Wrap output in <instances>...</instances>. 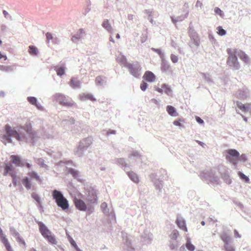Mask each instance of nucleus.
<instances>
[{
	"label": "nucleus",
	"mask_w": 251,
	"mask_h": 251,
	"mask_svg": "<svg viewBox=\"0 0 251 251\" xmlns=\"http://www.w3.org/2000/svg\"><path fill=\"white\" fill-rule=\"evenodd\" d=\"M201 225H203V226H204V225H205V223H204V221H202V222H201Z\"/></svg>",
	"instance_id": "0e129e2a"
},
{
	"label": "nucleus",
	"mask_w": 251,
	"mask_h": 251,
	"mask_svg": "<svg viewBox=\"0 0 251 251\" xmlns=\"http://www.w3.org/2000/svg\"><path fill=\"white\" fill-rule=\"evenodd\" d=\"M22 182L26 189L29 190L31 189L32 184L29 179L27 177H25L23 178L22 179Z\"/></svg>",
	"instance_id": "dca6fc26"
},
{
	"label": "nucleus",
	"mask_w": 251,
	"mask_h": 251,
	"mask_svg": "<svg viewBox=\"0 0 251 251\" xmlns=\"http://www.w3.org/2000/svg\"><path fill=\"white\" fill-rule=\"evenodd\" d=\"M32 198L34 199L40 205H41V201L40 200V198L38 194L35 193H33L31 194Z\"/></svg>",
	"instance_id": "72a5a7b5"
},
{
	"label": "nucleus",
	"mask_w": 251,
	"mask_h": 251,
	"mask_svg": "<svg viewBox=\"0 0 251 251\" xmlns=\"http://www.w3.org/2000/svg\"><path fill=\"white\" fill-rule=\"evenodd\" d=\"M171 59L173 63H176L178 61V57L176 55L172 54L171 55Z\"/></svg>",
	"instance_id": "79ce46f5"
},
{
	"label": "nucleus",
	"mask_w": 251,
	"mask_h": 251,
	"mask_svg": "<svg viewBox=\"0 0 251 251\" xmlns=\"http://www.w3.org/2000/svg\"><path fill=\"white\" fill-rule=\"evenodd\" d=\"M155 90L158 92L159 93H162L163 92V89L162 87L161 88L158 87H155Z\"/></svg>",
	"instance_id": "864d4df0"
},
{
	"label": "nucleus",
	"mask_w": 251,
	"mask_h": 251,
	"mask_svg": "<svg viewBox=\"0 0 251 251\" xmlns=\"http://www.w3.org/2000/svg\"><path fill=\"white\" fill-rule=\"evenodd\" d=\"M116 38L117 39H119L120 38V35L119 34H117L116 35Z\"/></svg>",
	"instance_id": "052dcab7"
},
{
	"label": "nucleus",
	"mask_w": 251,
	"mask_h": 251,
	"mask_svg": "<svg viewBox=\"0 0 251 251\" xmlns=\"http://www.w3.org/2000/svg\"><path fill=\"white\" fill-rule=\"evenodd\" d=\"M222 240L224 242L225 244H228L230 241L229 236L226 233H223L221 235Z\"/></svg>",
	"instance_id": "bb28decb"
},
{
	"label": "nucleus",
	"mask_w": 251,
	"mask_h": 251,
	"mask_svg": "<svg viewBox=\"0 0 251 251\" xmlns=\"http://www.w3.org/2000/svg\"><path fill=\"white\" fill-rule=\"evenodd\" d=\"M29 251H37L35 249L31 248Z\"/></svg>",
	"instance_id": "e2e57ef3"
},
{
	"label": "nucleus",
	"mask_w": 251,
	"mask_h": 251,
	"mask_svg": "<svg viewBox=\"0 0 251 251\" xmlns=\"http://www.w3.org/2000/svg\"><path fill=\"white\" fill-rule=\"evenodd\" d=\"M214 11L217 14L222 16L223 15L222 11L218 7L215 8Z\"/></svg>",
	"instance_id": "c03bdc74"
},
{
	"label": "nucleus",
	"mask_w": 251,
	"mask_h": 251,
	"mask_svg": "<svg viewBox=\"0 0 251 251\" xmlns=\"http://www.w3.org/2000/svg\"><path fill=\"white\" fill-rule=\"evenodd\" d=\"M110 41L112 42H113V43L114 42V39L112 37H110Z\"/></svg>",
	"instance_id": "680f3d73"
},
{
	"label": "nucleus",
	"mask_w": 251,
	"mask_h": 251,
	"mask_svg": "<svg viewBox=\"0 0 251 251\" xmlns=\"http://www.w3.org/2000/svg\"><path fill=\"white\" fill-rule=\"evenodd\" d=\"M202 6V2L201 1H199V0H198L196 2V7H201V6Z\"/></svg>",
	"instance_id": "3c124183"
},
{
	"label": "nucleus",
	"mask_w": 251,
	"mask_h": 251,
	"mask_svg": "<svg viewBox=\"0 0 251 251\" xmlns=\"http://www.w3.org/2000/svg\"><path fill=\"white\" fill-rule=\"evenodd\" d=\"M57 75H62L64 74L65 70L64 68L60 67L56 70Z\"/></svg>",
	"instance_id": "4c0bfd02"
},
{
	"label": "nucleus",
	"mask_w": 251,
	"mask_h": 251,
	"mask_svg": "<svg viewBox=\"0 0 251 251\" xmlns=\"http://www.w3.org/2000/svg\"><path fill=\"white\" fill-rule=\"evenodd\" d=\"M23 129L29 135V137L31 138V142L33 143L37 137L36 133L32 130V126L30 123H27L23 126Z\"/></svg>",
	"instance_id": "0eeeda50"
},
{
	"label": "nucleus",
	"mask_w": 251,
	"mask_h": 251,
	"mask_svg": "<svg viewBox=\"0 0 251 251\" xmlns=\"http://www.w3.org/2000/svg\"><path fill=\"white\" fill-rule=\"evenodd\" d=\"M237 54L240 58V59H241L244 62L246 63H249L250 62V59L248 55L242 50H237Z\"/></svg>",
	"instance_id": "9b49d317"
},
{
	"label": "nucleus",
	"mask_w": 251,
	"mask_h": 251,
	"mask_svg": "<svg viewBox=\"0 0 251 251\" xmlns=\"http://www.w3.org/2000/svg\"><path fill=\"white\" fill-rule=\"evenodd\" d=\"M3 13L4 15V16L6 17L7 16V15H8V12L7 11H6L5 10H3Z\"/></svg>",
	"instance_id": "4d7b16f0"
},
{
	"label": "nucleus",
	"mask_w": 251,
	"mask_h": 251,
	"mask_svg": "<svg viewBox=\"0 0 251 251\" xmlns=\"http://www.w3.org/2000/svg\"><path fill=\"white\" fill-rule=\"evenodd\" d=\"M130 72V73L135 77H138L139 76V71L141 68L139 66L135 67L132 64L127 63L126 65Z\"/></svg>",
	"instance_id": "6e6552de"
},
{
	"label": "nucleus",
	"mask_w": 251,
	"mask_h": 251,
	"mask_svg": "<svg viewBox=\"0 0 251 251\" xmlns=\"http://www.w3.org/2000/svg\"><path fill=\"white\" fill-rule=\"evenodd\" d=\"M55 98L56 101L60 104L65 106L71 107L75 104V103L71 99L66 97L61 94H56Z\"/></svg>",
	"instance_id": "39448f33"
},
{
	"label": "nucleus",
	"mask_w": 251,
	"mask_h": 251,
	"mask_svg": "<svg viewBox=\"0 0 251 251\" xmlns=\"http://www.w3.org/2000/svg\"><path fill=\"white\" fill-rule=\"evenodd\" d=\"M167 112L172 116L176 117L178 115L175 108L171 105H168L166 107Z\"/></svg>",
	"instance_id": "2eb2a0df"
},
{
	"label": "nucleus",
	"mask_w": 251,
	"mask_h": 251,
	"mask_svg": "<svg viewBox=\"0 0 251 251\" xmlns=\"http://www.w3.org/2000/svg\"><path fill=\"white\" fill-rule=\"evenodd\" d=\"M0 236L1 241H2V236L5 237V236L3 234V232L1 229L0 230Z\"/></svg>",
	"instance_id": "6e6d98bb"
},
{
	"label": "nucleus",
	"mask_w": 251,
	"mask_h": 251,
	"mask_svg": "<svg viewBox=\"0 0 251 251\" xmlns=\"http://www.w3.org/2000/svg\"><path fill=\"white\" fill-rule=\"evenodd\" d=\"M128 176L135 183H138L139 181L138 176L133 172H130L128 173Z\"/></svg>",
	"instance_id": "412c9836"
},
{
	"label": "nucleus",
	"mask_w": 251,
	"mask_h": 251,
	"mask_svg": "<svg viewBox=\"0 0 251 251\" xmlns=\"http://www.w3.org/2000/svg\"><path fill=\"white\" fill-rule=\"evenodd\" d=\"M198 142V143L201 145V146H202V143L200 141H197Z\"/></svg>",
	"instance_id": "69168bd1"
},
{
	"label": "nucleus",
	"mask_w": 251,
	"mask_h": 251,
	"mask_svg": "<svg viewBox=\"0 0 251 251\" xmlns=\"http://www.w3.org/2000/svg\"><path fill=\"white\" fill-rule=\"evenodd\" d=\"M70 243L71 244V245L77 250V251H78L79 250V249L76 245V244L75 243V241L72 239L70 241Z\"/></svg>",
	"instance_id": "a18cd8bd"
},
{
	"label": "nucleus",
	"mask_w": 251,
	"mask_h": 251,
	"mask_svg": "<svg viewBox=\"0 0 251 251\" xmlns=\"http://www.w3.org/2000/svg\"><path fill=\"white\" fill-rule=\"evenodd\" d=\"M188 13H187L185 17H187L188 16Z\"/></svg>",
	"instance_id": "774afa93"
},
{
	"label": "nucleus",
	"mask_w": 251,
	"mask_h": 251,
	"mask_svg": "<svg viewBox=\"0 0 251 251\" xmlns=\"http://www.w3.org/2000/svg\"><path fill=\"white\" fill-rule=\"evenodd\" d=\"M225 249L226 251H235L233 247L228 243L225 245Z\"/></svg>",
	"instance_id": "58836bf2"
},
{
	"label": "nucleus",
	"mask_w": 251,
	"mask_h": 251,
	"mask_svg": "<svg viewBox=\"0 0 251 251\" xmlns=\"http://www.w3.org/2000/svg\"><path fill=\"white\" fill-rule=\"evenodd\" d=\"M38 225L39 227V231L42 235L49 243L52 245H56L57 243L56 238L48 227L41 222H39Z\"/></svg>",
	"instance_id": "f257e3e1"
},
{
	"label": "nucleus",
	"mask_w": 251,
	"mask_h": 251,
	"mask_svg": "<svg viewBox=\"0 0 251 251\" xmlns=\"http://www.w3.org/2000/svg\"><path fill=\"white\" fill-rule=\"evenodd\" d=\"M178 232L177 231H175L173 235V238L176 239L178 236Z\"/></svg>",
	"instance_id": "603ef678"
},
{
	"label": "nucleus",
	"mask_w": 251,
	"mask_h": 251,
	"mask_svg": "<svg viewBox=\"0 0 251 251\" xmlns=\"http://www.w3.org/2000/svg\"><path fill=\"white\" fill-rule=\"evenodd\" d=\"M80 99L81 100H84L86 99L90 100L93 101L96 100V99L93 97V95L90 94H83L80 96Z\"/></svg>",
	"instance_id": "aec40b11"
},
{
	"label": "nucleus",
	"mask_w": 251,
	"mask_h": 251,
	"mask_svg": "<svg viewBox=\"0 0 251 251\" xmlns=\"http://www.w3.org/2000/svg\"><path fill=\"white\" fill-rule=\"evenodd\" d=\"M186 247L187 249L190 251H193L195 249V246L191 243L189 239L187 240Z\"/></svg>",
	"instance_id": "cd10ccee"
},
{
	"label": "nucleus",
	"mask_w": 251,
	"mask_h": 251,
	"mask_svg": "<svg viewBox=\"0 0 251 251\" xmlns=\"http://www.w3.org/2000/svg\"><path fill=\"white\" fill-rule=\"evenodd\" d=\"M91 143V140L88 138L84 139L80 142V144L82 145V147H88Z\"/></svg>",
	"instance_id": "393cba45"
},
{
	"label": "nucleus",
	"mask_w": 251,
	"mask_h": 251,
	"mask_svg": "<svg viewBox=\"0 0 251 251\" xmlns=\"http://www.w3.org/2000/svg\"><path fill=\"white\" fill-rule=\"evenodd\" d=\"M11 177H12V182L15 186L17 185V181L16 179V173H11Z\"/></svg>",
	"instance_id": "ea45409f"
},
{
	"label": "nucleus",
	"mask_w": 251,
	"mask_h": 251,
	"mask_svg": "<svg viewBox=\"0 0 251 251\" xmlns=\"http://www.w3.org/2000/svg\"><path fill=\"white\" fill-rule=\"evenodd\" d=\"M52 196L55 200L57 205L63 210H66L69 208V203L67 200L63 196V194L59 191L54 190L52 191Z\"/></svg>",
	"instance_id": "7ed1b4c3"
},
{
	"label": "nucleus",
	"mask_w": 251,
	"mask_h": 251,
	"mask_svg": "<svg viewBox=\"0 0 251 251\" xmlns=\"http://www.w3.org/2000/svg\"><path fill=\"white\" fill-rule=\"evenodd\" d=\"M70 85L73 88L75 89L80 86V83L75 78H72L70 81Z\"/></svg>",
	"instance_id": "4be33fe9"
},
{
	"label": "nucleus",
	"mask_w": 251,
	"mask_h": 251,
	"mask_svg": "<svg viewBox=\"0 0 251 251\" xmlns=\"http://www.w3.org/2000/svg\"><path fill=\"white\" fill-rule=\"evenodd\" d=\"M236 105L240 110L244 112L248 111L249 109L251 107V103H247L246 104H244L238 101L236 102Z\"/></svg>",
	"instance_id": "f8f14e48"
},
{
	"label": "nucleus",
	"mask_w": 251,
	"mask_h": 251,
	"mask_svg": "<svg viewBox=\"0 0 251 251\" xmlns=\"http://www.w3.org/2000/svg\"><path fill=\"white\" fill-rule=\"evenodd\" d=\"M28 175L30 177V178H34L36 180H37L39 182H40V183H41L42 180L41 179L40 176L35 172H34V171L30 172L28 173Z\"/></svg>",
	"instance_id": "5701e85b"
},
{
	"label": "nucleus",
	"mask_w": 251,
	"mask_h": 251,
	"mask_svg": "<svg viewBox=\"0 0 251 251\" xmlns=\"http://www.w3.org/2000/svg\"><path fill=\"white\" fill-rule=\"evenodd\" d=\"M74 203L76 208L81 211H86L87 205L83 201L75 198L74 200Z\"/></svg>",
	"instance_id": "1a4fd4ad"
},
{
	"label": "nucleus",
	"mask_w": 251,
	"mask_h": 251,
	"mask_svg": "<svg viewBox=\"0 0 251 251\" xmlns=\"http://www.w3.org/2000/svg\"><path fill=\"white\" fill-rule=\"evenodd\" d=\"M10 158L11 159L12 163L15 164L16 166H22L21 160L19 156L12 155L11 156Z\"/></svg>",
	"instance_id": "6ab92c4d"
},
{
	"label": "nucleus",
	"mask_w": 251,
	"mask_h": 251,
	"mask_svg": "<svg viewBox=\"0 0 251 251\" xmlns=\"http://www.w3.org/2000/svg\"><path fill=\"white\" fill-rule=\"evenodd\" d=\"M118 162L123 165H126V162L123 158H119L118 159Z\"/></svg>",
	"instance_id": "de8ad7c7"
},
{
	"label": "nucleus",
	"mask_w": 251,
	"mask_h": 251,
	"mask_svg": "<svg viewBox=\"0 0 251 251\" xmlns=\"http://www.w3.org/2000/svg\"><path fill=\"white\" fill-rule=\"evenodd\" d=\"M26 166L28 168H30L31 167V165L29 163H27L26 164Z\"/></svg>",
	"instance_id": "bf43d9fd"
},
{
	"label": "nucleus",
	"mask_w": 251,
	"mask_h": 251,
	"mask_svg": "<svg viewBox=\"0 0 251 251\" xmlns=\"http://www.w3.org/2000/svg\"><path fill=\"white\" fill-rule=\"evenodd\" d=\"M84 33V31L83 29H79L78 30V31H77L76 33L73 36L72 38V40L73 41V42H75V41L76 40H79V39L81 38L82 35Z\"/></svg>",
	"instance_id": "4468645a"
},
{
	"label": "nucleus",
	"mask_w": 251,
	"mask_h": 251,
	"mask_svg": "<svg viewBox=\"0 0 251 251\" xmlns=\"http://www.w3.org/2000/svg\"><path fill=\"white\" fill-rule=\"evenodd\" d=\"M143 78L149 82H153L156 79V76L154 74L150 71L145 72Z\"/></svg>",
	"instance_id": "9d476101"
},
{
	"label": "nucleus",
	"mask_w": 251,
	"mask_h": 251,
	"mask_svg": "<svg viewBox=\"0 0 251 251\" xmlns=\"http://www.w3.org/2000/svg\"><path fill=\"white\" fill-rule=\"evenodd\" d=\"M238 175L240 176V178L244 180L246 182H249V178H248V176H247L243 173H242L241 172H239Z\"/></svg>",
	"instance_id": "c9c22d12"
},
{
	"label": "nucleus",
	"mask_w": 251,
	"mask_h": 251,
	"mask_svg": "<svg viewBox=\"0 0 251 251\" xmlns=\"http://www.w3.org/2000/svg\"><path fill=\"white\" fill-rule=\"evenodd\" d=\"M16 173L12 166L10 164H6L5 167L4 175L6 176L9 174L11 176V173Z\"/></svg>",
	"instance_id": "a211bd4d"
},
{
	"label": "nucleus",
	"mask_w": 251,
	"mask_h": 251,
	"mask_svg": "<svg viewBox=\"0 0 251 251\" xmlns=\"http://www.w3.org/2000/svg\"><path fill=\"white\" fill-rule=\"evenodd\" d=\"M12 70V68L10 66H4L0 65V70L4 72H8L11 71Z\"/></svg>",
	"instance_id": "2f4dec72"
},
{
	"label": "nucleus",
	"mask_w": 251,
	"mask_h": 251,
	"mask_svg": "<svg viewBox=\"0 0 251 251\" xmlns=\"http://www.w3.org/2000/svg\"><path fill=\"white\" fill-rule=\"evenodd\" d=\"M226 51L228 54L226 62L227 64L230 67L233 68L234 69H239L240 65L236 57L237 50L235 49H227Z\"/></svg>",
	"instance_id": "20e7f679"
},
{
	"label": "nucleus",
	"mask_w": 251,
	"mask_h": 251,
	"mask_svg": "<svg viewBox=\"0 0 251 251\" xmlns=\"http://www.w3.org/2000/svg\"><path fill=\"white\" fill-rule=\"evenodd\" d=\"M147 86V83L143 80L140 84V88L142 91H144L146 90Z\"/></svg>",
	"instance_id": "a19ab883"
},
{
	"label": "nucleus",
	"mask_w": 251,
	"mask_h": 251,
	"mask_svg": "<svg viewBox=\"0 0 251 251\" xmlns=\"http://www.w3.org/2000/svg\"><path fill=\"white\" fill-rule=\"evenodd\" d=\"M4 130L5 131V134L2 137L3 142L6 141L8 143H11L12 142L11 139V137L15 138L19 141L22 140V137L20 135L19 133L16 130L12 128L9 125H6L5 126Z\"/></svg>",
	"instance_id": "f03ea898"
},
{
	"label": "nucleus",
	"mask_w": 251,
	"mask_h": 251,
	"mask_svg": "<svg viewBox=\"0 0 251 251\" xmlns=\"http://www.w3.org/2000/svg\"><path fill=\"white\" fill-rule=\"evenodd\" d=\"M17 236L16 237L17 241L20 244L22 245L24 248H25L26 246V244L24 240L19 236L18 234H17Z\"/></svg>",
	"instance_id": "c756f323"
},
{
	"label": "nucleus",
	"mask_w": 251,
	"mask_h": 251,
	"mask_svg": "<svg viewBox=\"0 0 251 251\" xmlns=\"http://www.w3.org/2000/svg\"><path fill=\"white\" fill-rule=\"evenodd\" d=\"M28 101L30 102V103L35 105L36 106L38 107L37 103V99L33 97H29L27 98Z\"/></svg>",
	"instance_id": "7c9ffc66"
},
{
	"label": "nucleus",
	"mask_w": 251,
	"mask_h": 251,
	"mask_svg": "<svg viewBox=\"0 0 251 251\" xmlns=\"http://www.w3.org/2000/svg\"><path fill=\"white\" fill-rule=\"evenodd\" d=\"M162 88L163 89V92H164L166 94L168 95H171L172 90L168 85L164 84L162 85Z\"/></svg>",
	"instance_id": "a878e982"
},
{
	"label": "nucleus",
	"mask_w": 251,
	"mask_h": 251,
	"mask_svg": "<svg viewBox=\"0 0 251 251\" xmlns=\"http://www.w3.org/2000/svg\"><path fill=\"white\" fill-rule=\"evenodd\" d=\"M29 53L31 55H36L37 54V49L33 46L29 47Z\"/></svg>",
	"instance_id": "c85d7f7f"
},
{
	"label": "nucleus",
	"mask_w": 251,
	"mask_h": 251,
	"mask_svg": "<svg viewBox=\"0 0 251 251\" xmlns=\"http://www.w3.org/2000/svg\"><path fill=\"white\" fill-rule=\"evenodd\" d=\"M196 120L199 124H203L204 123L203 121L199 117H196Z\"/></svg>",
	"instance_id": "09e8293b"
},
{
	"label": "nucleus",
	"mask_w": 251,
	"mask_h": 251,
	"mask_svg": "<svg viewBox=\"0 0 251 251\" xmlns=\"http://www.w3.org/2000/svg\"><path fill=\"white\" fill-rule=\"evenodd\" d=\"M102 26L104 27L107 31L111 32L112 31V28L110 25L108 20H104L102 25Z\"/></svg>",
	"instance_id": "b1692460"
},
{
	"label": "nucleus",
	"mask_w": 251,
	"mask_h": 251,
	"mask_svg": "<svg viewBox=\"0 0 251 251\" xmlns=\"http://www.w3.org/2000/svg\"><path fill=\"white\" fill-rule=\"evenodd\" d=\"M104 82V79L101 76H98L96 78V83L98 85H102Z\"/></svg>",
	"instance_id": "473e14b6"
},
{
	"label": "nucleus",
	"mask_w": 251,
	"mask_h": 251,
	"mask_svg": "<svg viewBox=\"0 0 251 251\" xmlns=\"http://www.w3.org/2000/svg\"><path fill=\"white\" fill-rule=\"evenodd\" d=\"M218 33L221 35L223 36L225 35L226 33V31L225 29H223L221 26H218L217 27Z\"/></svg>",
	"instance_id": "e433bc0d"
},
{
	"label": "nucleus",
	"mask_w": 251,
	"mask_h": 251,
	"mask_svg": "<svg viewBox=\"0 0 251 251\" xmlns=\"http://www.w3.org/2000/svg\"><path fill=\"white\" fill-rule=\"evenodd\" d=\"M170 66L169 64L165 62H162L161 65V70L163 71H167L169 70Z\"/></svg>",
	"instance_id": "f704fd0d"
},
{
	"label": "nucleus",
	"mask_w": 251,
	"mask_h": 251,
	"mask_svg": "<svg viewBox=\"0 0 251 251\" xmlns=\"http://www.w3.org/2000/svg\"><path fill=\"white\" fill-rule=\"evenodd\" d=\"M234 236L236 238H240L241 237L237 230L235 229L234 230Z\"/></svg>",
	"instance_id": "8fccbe9b"
},
{
	"label": "nucleus",
	"mask_w": 251,
	"mask_h": 251,
	"mask_svg": "<svg viewBox=\"0 0 251 251\" xmlns=\"http://www.w3.org/2000/svg\"><path fill=\"white\" fill-rule=\"evenodd\" d=\"M0 59H3L4 60H6L7 59V57L5 55H2L1 52H0Z\"/></svg>",
	"instance_id": "5fc2aeb1"
},
{
	"label": "nucleus",
	"mask_w": 251,
	"mask_h": 251,
	"mask_svg": "<svg viewBox=\"0 0 251 251\" xmlns=\"http://www.w3.org/2000/svg\"><path fill=\"white\" fill-rule=\"evenodd\" d=\"M154 103H156V104H158V101L156 100V99H152L151 100Z\"/></svg>",
	"instance_id": "13d9d810"
},
{
	"label": "nucleus",
	"mask_w": 251,
	"mask_h": 251,
	"mask_svg": "<svg viewBox=\"0 0 251 251\" xmlns=\"http://www.w3.org/2000/svg\"><path fill=\"white\" fill-rule=\"evenodd\" d=\"M244 120H245V121H246V122L247 121V119L246 118H244Z\"/></svg>",
	"instance_id": "338daca9"
},
{
	"label": "nucleus",
	"mask_w": 251,
	"mask_h": 251,
	"mask_svg": "<svg viewBox=\"0 0 251 251\" xmlns=\"http://www.w3.org/2000/svg\"><path fill=\"white\" fill-rule=\"evenodd\" d=\"M46 36L48 42H49L50 40H52L53 39L52 34L50 32H47L46 34Z\"/></svg>",
	"instance_id": "37998d69"
},
{
	"label": "nucleus",
	"mask_w": 251,
	"mask_h": 251,
	"mask_svg": "<svg viewBox=\"0 0 251 251\" xmlns=\"http://www.w3.org/2000/svg\"><path fill=\"white\" fill-rule=\"evenodd\" d=\"M226 159L234 165L237 164L239 157V153L235 149H229L226 151Z\"/></svg>",
	"instance_id": "423d86ee"
},
{
	"label": "nucleus",
	"mask_w": 251,
	"mask_h": 251,
	"mask_svg": "<svg viewBox=\"0 0 251 251\" xmlns=\"http://www.w3.org/2000/svg\"><path fill=\"white\" fill-rule=\"evenodd\" d=\"M2 243L4 244L7 251H13L8 239L6 237L2 236Z\"/></svg>",
	"instance_id": "f3484780"
},
{
	"label": "nucleus",
	"mask_w": 251,
	"mask_h": 251,
	"mask_svg": "<svg viewBox=\"0 0 251 251\" xmlns=\"http://www.w3.org/2000/svg\"><path fill=\"white\" fill-rule=\"evenodd\" d=\"M176 223L180 229L186 232L187 231L185 221L183 219L177 218L176 221Z\"/></svg>",
	"instance_id": "ddd939ff"
},
{
	"label": "nucleus",
	"mask_w": 251,
	"mask_h": 251,
	"mask_svg": "<svg viewBox=\"0 0 251 251\" xmlns=\"http://www.w3.org/2000/svg\"><path fill=\"white\" fill-rule=\"evenodd\" d=\"M180 122H181V120L179 119L178 121H175L173 122V124L175 126H181V124Z\"/></svg>",
	"instance_id": "49530a36"
}]
</instances>
